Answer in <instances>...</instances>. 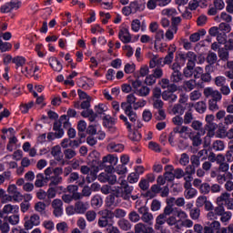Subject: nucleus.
I'll return each mask as SVG.
<instances>
[{
    "label": "nucleus",
    "mask_w": 233,
    "mask_h": 233,
    "mask_svg": "<svg viewBox=\"0 0 233 233\" xmlns=\"http://www.w3.org/2000/svg\"><path fill=\"white\" fill-rule=\"evenodd\" d=\"M118 227L122 230H130V228H132V224H130V221L127 219H122L118 221Z\"/></svg>",
    "instance_id": "nucleus-23"
},
{
    "label": "nucleus",
    "mask_w": 233,
    "mask_h": 233,
    "mask_svg": "<svg viewBox=\"0 0 233 233\" xmlns=\"http://www.w3.org/2000/svg\"><path fill=\"white\" fill-rule=\"evenodd\" d=\"M179 163L180 165H182V167H187V165L190 163V157H188V154L182 153L179 159Z\"/></svg>",
    "instance_id": "nucleus-31"
},
{
    "label": "nucleus",
    "mask_w": 233,
    "mask_h": 233,
    "mask_svg": "<svg viewBox=\"0 0 233 233\" xmlns=\"http://www.w3.org/2000/svg\"><path fill=\"white\" fill-rule=\"evenodd\" d=\"M124 72L126 74H134L136 72V65L135 64H126L124 67Z\"/></svg>",
    "instance_id": "nucleus-52"
},
{
    "label": "nucleus",
    "mask_w": 233,
    "mask_h": 233,
    "mask_svg": "<svg viewBox=\"0 0 233 233\" xmlns=\"http://www.w3.org/2000/svg\"><path fill=\"white\" fill-rule=\"evenodd\" d=\"M174 176L176 179H181V177H185V171H183L181 168H176L174 170Z\"/></svg>",
    "instance_id": "nucleus-63"
},
{
    "label": "nucleus",
    "mask_w": 233,
    "mask_h": 233,
    "mask_svg": "<svg viewBox=\"0 0 233 233\" xmlns=\"http://www.w3.org/2000/svg\"><path fill=\"white\" fill-rule=\"evenodd\" d=\"M129 139H131V141L137 143V142L141 141V135L139 132L134 131L129 134Z\"/></svg>",
    "instance_id": "nucleus-50"
},
{
    "label": "nucleus",
    "mask_w": 233,
    "mask_h": 233,
    "mask_svg": "<svg viewBox=\"0 0 233 233\" xmlns=\"http://www.w3.org/2000/svg\"><path fill=\"white\" fill-rule=\"evenodd\" d=\"M127 181L128 183H131V184L137 183V181H139V174L131 173L127 177Z\"/></svg>",
    "instance_id": "nucleus-59"
},
{
    "label": "nucleus",
    "mask_w": 233,
    "mask_h": 233,
    "mask_svg": "<svg viewBox=\"0 0 233 233\" xmlns=\"http://www.w3.org/2000/svg\"><path fill=\"white\" fill-rule=\"evenodd\" d=\"M166 223H167L169 227H175V228H177V225H179V219L177 220V218L174 216H171L168 218H167Z\"/></svg>",
    "instance_id": "nucleus-26"
},
{
    "label": "nucleus",
    "mask_w": 233,
    "mask_h": 233,
    "mask_svg": "<svg viewBox=\"0 0 233 233\" xmlns=\"http://www.w3.org/2000/svg\"><path fill=\"white\" fill-rule=\"evenodd\" d=\"M150 208L152 212H157V210H161V201L157 199H153Z\"/></svg>",
    "instance_id": "nucleus-33"
},
{
    "label": "nucleus",
    "mask_w": 233,
    "mask_h": 233,
    "mask_svg": "<svg viewBox=\"0 0 233 233\" xmlns=\"http://www.w3.org/2000/svg\"><path fill=\"white\" fill-rule=\"evenodd\" d=\"M216 119V116L214 115H207L205 121L206 125L204 127V129H201V134L202 136H205L206 132L207 133V137H213L216 136V130L218 128V124H216L214 121Z\"/></svg>",
    "instance_id": "nucleus-1"
},
{
    "label": "nucleus",
    "mask_w": 233,
    "mask_h": 233,
    "mask_svg": "<svg viewBox=\"0 0 233 233\" xmlns=\"http://www.w3.org/2000/svg\"><path fill=\"white\" fill-rule=\"evenodd\" d=\"M134 190V187L129 186L128 184L123 183L121 187H119L116 190V198H119V196H128L130 194H132V191Z\"/></svg>",
    "instance_id": "nucleus-10"
},
{
    "label": "nucleus",
    "mask_w": 233,
    "mask_h": 233,
    "mask_svg": "<svg viewBox=\"0 0 233 233\" xmlns=\"http://www.w3.org/2000/svg\"><path fill=\"white\" fill-rule=\"evenodd\" d=\"M114 218H121L127 216V211L125 209L116 208L114 212Z\"/></svg>",
    "instance_id": "nucleus-56"
},
{
    "label": "nucleus",
    "mask_w": 233,
    "mask_h": 233,
    "mask_svg": "<svg viewBox=\"0 0 233 233\" xmlns=\"http://www.w3.org/2000/svg\"><path fill=\"white\" fill-rule=\"evenodd\" d=\"M138 214H140V219L144 223H147V225H153L154 223V215L150 213V209L147 206H142L137 208Z\"/></svg>",
    "instance_id": "nucleus-3"
},
{
    "label": "nucleus",
    "mask_w": 233,
    "mask_h": 233,
    "mask_svg": "<svg viewBox=\"0 0 233 233\" xmlns=\"http://www.w3.org/2000/svg\"><path fill=\"white\" fill-rule=\"evenodd\" d=\"M165 223H167L166 216L163 214L158 215L156 218L155 229L161 230V228H163V227H161V226L165 225Z\"/></svg>",
    "instance_id": "nucleus-14"
},
{
    "label": "nucleus",
    "mask_w": 233,
    "mask_h": 233,
    "mask_svg": "<svg viewBox=\"0 0 233 233\" xmlns=\"http://www.w3.org/2000/svg\"><path fill=\"white\" fill-rule=\"evenodd\" d=\"M141 28V21L139 19H135L131 23V30L133 32H139V29Z\"/></svg>",
    "instance_id": "nucleus-45"
},
{
    "label": "nucleus",
    "mask_w": 233,
    "mask_h": 233,
    "mask_svg": "<svg viewBox=\"0 0 233 233\" xmlns=\"http://www.w3.org/2000/svg\"><path fill=\"white\" fill-rule=\"evenodd\" d=\"M107 148L110 152H123V150H125V146H123V144L110 143L107 146Z\"/></svg>",
    "instance_id": "nucleus-17"
},
{
    "label": "nucleus",
    "mask_w": 233,
    "mask_h": 233,
    "mask_svg": "<svg viewBox=\"0 0 233 233\" xmlns=\"http://www.w3.org/2000/svg\"><path fill=\"white\" fill-rule=\"evenodd\" d=\"M35 210L36 212H39L40 215L44 216V217H46V204H45V202H37L35 205Z\"/></svg>",
    "instance_id": "nucleus-15"
},
{
    "label": "nucleus",
    "mask_w": 233,
    "mask_h": 233,
    "mask_svg": "<svg viewBox=\"0 0 233 233\" xmlns=\"http://www.w3.org/2000/svg\"><path fill=\"white\" fill-rule=\"evenodd\" d=\"M135 94H137V96H139L140 97H147V96L150 94V87L143 86L140 89H137V91H135Z\"/></svg>",
    "instance_id": "nucleus-19"
},
{
    "label": "nucleus",
    "mask_w": 233,
    "mask_h": 233,
    "mask_svg": "<svg viewBox=\"0 0 233 233\" xmlns=\"http://www.w3.org/2000/svg\"><path fill=\"white\" fill-rule=\"evenodd\" d=\"M128 218L132 221V223H137V221L141 219V216H139L138 213L136 211H131L128 214Z\"/></svg>",
    "instance_id": "nucleus-37"
},
{
    "label": "nucleus",
    "mask_w": 233,
    "mask_h": 233,
    "mask_svg": "<svg viewBox=\"0 0 233 233\" xmlns=\"http://www.w3.org/2000/svg\"><path fill=\"white\" fill-rule=\"evenodd\" d=\"M118 39L124 43V45H127V43H132V35H130V31L128 27H122L118 33Z\"/></svg>",
    "instance_id": "nucleus-6"
},
{
    "label": "nucleus",
    "mask_w": 233,
    "mask_h": 233,
    "mask_svg": "<svg viewBox=\"0 0 233 233\" xmlns=\"http://www.w3.org/2000/svg\"><path fill=\"white\" fill-rule=\"evenodd\" d=\"M174 212V208H172V205L170 204V202H167V206L164 208V212L162 213V216H165L167 218V216H170V214H172Z\"/></svg>",
    "instance_id": "nucleus-44"
},
{
    "label": "nucleus",
    "mask_w": 233,
    "mask_h": 233,
    "mask_svg": "<svg viewBox=\"0 0 233 233\" xmlns=\"http://www.w3.org/2000/svg\"><path fill=\"white\" fill-rule=\"evenodd\" d=\"M213 5L218 11H221L225 8V2L223 0H214Z\"/></svg>",
    "instance_id": "nucleus-55"
},
{
    "label": "nucleus",
    "mask_w": 233,
    "mask_h": 233,
    "mask_svg": "<svg viewBox=\"0 0 233 233\" xmlns=\"http://www.w3.org/2000/svg\"><path fill=\"white\" fill-rule=\"evenodd\" d=\"M217 41L219 43V45H227V33H219L217 35Z\"/></svg>",
    "instance_id": "nucleus-43"
},
{
    "label": "nucleus",
    "mask_w": 233,
    "mask_h": 233,
    "mask_svg": "<svg viewBox=\"0 0 233 233\" xmlns=\"http://www.w3.org/2000/svg\"><path fill=\"white\" fill-rule=\"evenodd\" d=\"M218 57H220V59L222 61H228V49H222L218 51Z\"/></svg>",
    "instance_id": "nucleus-57"
},
{
    "label": "nucleus",
    "mask_w": 233,
    "mask_h": 233,
    "mask_svg": "<svg viewBox=\"0 0 233 233\" xmlns=\"http://www.w3.org/2000/svg\"><path fill=\"white\" fill-rule=\"evenodd\" d=\"M43 227H45V228L46 230H49V232H52V230H54V228H56V225L54 224V221H52V220H45L43 222Z\"/></svg>",
    "instance_id": "nucleus-48"
},
{
    "label": "nucleus",
    "mask_w": 233,
    "mask_h": 233,
    "mask_svg": "<svg viewBox=\"0 0 233 233\" xmlns=\"http://www.w3.org/2000/svg\"><path fill=\"white\" fill-rule=\"evenodd\" d=\"M225 83H227V78L225 76H217L215 78V85L217 86H224Z\"/></svg>",
    "instance_id": "nucleus-58"
},
{
    "label": "nucleus",
    "mask_w": 233,
    "mask_h": 233,
    "mask_svg": "<svg viewBox=\"0 0 233 233\" xmlns=\"http://www.w3.org/2000/svg\"><path fill=\"white\" fill-rule=\"evenodd\" d=\"M142 117L146 123H148V121L152 119V112L148 109H145L142 113Z\"/></svg>",
    "instance_id": "nucleus-53"
},
{
    "label": "nucleus",
    "mask_w": 233,
    "mask_h": 233,
    "mask_svg": "<svg viewBox=\"0 0 233 233\" xmlns=\"http://www.w3.org/2000/svg\"><path fill=\"white\" fill-rule=\"evenodd\" d=\"M139 188H141L144 192L148 191V188H150V184L148 183V180L146 178H141L138 183Z\"/></svg>",
    "instance_id": "nucleus-28"
},
{
    "label": "nucleus",
    "mask_w": 233,
    "mask_h": 233,
    "mask_svg": "<svg viewBox=\"0 0 233 233\" xmlns=\"http://www.w3.org/2000/svg\"><path fill=\"white\" fill-rule=\"evenodd\" d=\"M173 113L179 114V116H183V114H185V106H183L181 104L175 105L173 106Z\"/></svg>",
    "instance_id": "nucleus-38"
},
{
    "label": "nucleus",
    "mask_w": 233,
    "mask_h": 233,
    "mask_svg": "<svg viewBox=\"0 0 233 233\" xmlns=\"http://www.w3.org/2000/svg\"><path fill=\"white\" fill-rule=\"evenodd\" d=\"M196 85H197L196 80L190 79V80L185 81L181 88L185 92H192V90L196 88Z\"/></svg>",
    "instance_id": "nucleus-12"
},
{
    "label": "nucleus",
    "mask_w": 233,
    "mask_h": 233,
    "mask_svg": "<svg viewBox=\"0 0 233 233\" xmlns=\"http://www.w3.org/2000/svg\"><path fill=\"white\" fill-rule=\"evenodd\" d=\"M217 233H233V225H229L227 228H222L220 230L217 231Z\"/></svg>",
    "instance_id": "nucleus-64"
},
{
    "label": "nucleus",
    "mask_w": 233,
    "mask_h": 233,
    "mask_svg": "<svg viewBox=\"0 0 233 233\" xmlns=\"http://www.w3.org/2000/svg\"><path fill=\"white\" fill-rule=\"evenodd\" d=\"M12 204H7L4 206L3 209L0 210V218L1 219H6V217H5V214H12Z\"/></svg>",
    "instance_id": "nucleus-22"
},
{
    "label": "nucleus",
    "mask_w": 233,
    "mask_h": 233,
    "mask_svg": "<svg viewBox=\"0 0 233 233\" xmlns=\"http://www.w3.org/2000/svg\"><path fill=\"white\" fill-rule=\"evenodd\" d=\"M183 79V74L181 72H173L170 77L172 83H179Z\"/></svg>",
    "instance_id": "nucleus-30"
},
{
    "label": "nucleus",
    "mask_w": 233,
    "mask_h": 233,
    "mask_svg": "<svg viewBox=\"0 0 233 233\" xmlns=\"http://www.w3.org/2000/svg\"><path fill=\"white\" fill-rule=\"evenodd\" d=\"M101 205H103V199L100 198L99 196H95L91 199V207H93V208H99V207H101Z\"/></svg>",
    "instance_id": "nucleus-24"
},
{
    "label": "nucleus",
    "mask_w": 233,
    "mask_h": 233,
    "mask_svg": "<svg viewBox=\"0 0 233 233\" xmlns=\"http://www.w3.org/2000/svg\"><path fill=\"white\" fill-rule=\"evenodd\" d=\"M163 15H167V17H174L177 15V10L176 8H166L162 10Z\"/></svg>",
    "instance_id": "nucleus-27"
},
{
    "label": "nucleus",
    "mask_w": 233,
    "mask_h": 233,
    "mask_svg": "<svg viewBox=\"0 0 233 233\" xmlns=\"http://www.w3.org/2000/svg\"><path fill=\"white\" fill-rule=\"evenodd\" d=\"M97 214L96 213V211L94 210H89L86 213V220L89 222V223H92V221H96V218Z\"/></svg>",
    "instance_id": "nucleus-42"
},
{
    "label": "nucleus",
    "mask_w": 233,
    "mask_h": 233,
    "mask_svg": "<svg viewBox=\"0 0 233 233\" xmlns=\"http://www.w3.org/2000/svg\"><path fill=\"white\" fill-rule=\"evenodd\" d=\"M130 6L133 14H137V12H143L147 8V2L145 0H135L130 2Z\"/></svg>",
    "instance_id": "nucleus-8"
},
{
    "label": "nucleus",
    "mask_w": 233,
    "mask_h": 233,
    "mask_svg": "<svg viewBox=\"0 0 233 233\" xmlns=\"http://www.w3.org/2000/svg\"><path fill=\"white\" fill-rule=\"evenodd\" d=\"M194 226V222L190 219L181 220L179 219L178 225H177V230H181L183 227L186 228H192Z\"/></svg>",
    "instance_id": "nucleus-18"
},
{
    "label": "nucleus",
    "mask_w": 233,
    "mask_h": 233,
    "mask_svg": "<svg viewBox=\"0 0 233 233\" xmlns=\"http://www.w3.org/2000/svg\"><path fill=\"white\" fill-rule=\"evenodd\" d=\"M66 159H72L76 157V151L74 149L67 148L64 151Z\"/></svg>",
    "instance_id": "nucleus-61"
},
{
    "label": "nucleus",
    "mask_w": 233,
    "mask_h": 233,
    "mask_svg": "<svg viewBox=\"0 0 233 233\" xmlns=\"http://www.w3.org/2000/svg\"><path fill=\"white\" fill-rule=\"evenodd\" d=\"M41 225V217L37 214H33L29 219L25 220L24 227L25 230H32L34 227Z\"/></svg>",
    "instance_id": "nucleus-5"
},
{
    "label": "nucleus",
    "mask_w": 233,
    "mask_h": 233,
    "mask_svg": "<svg viewBox=\"0 0 233 233\" xmlns=\"http://www.w3.org/2000/svg\"><path fill=\"white\" fill-rule=\"evenodd\" d=\"M117 161H119V158H117V156L110 155V154L106 157H103L102 161H100L97 158L94 160V162L96 165H99L100 170H103V168H105V164L106 163H109V165H113L114 167H116V165H117Z\"/></svg>",
    "instance_id": "nucleus-4"
},
{
    "label": "nucleus",
    "mask_w": 233,
    "mask_h": 233,
    "mask_svg": "<svg viewBox=\"0 0 233 233\" xmlns=\"http://www.w3.org/2000/svg\"><path fill=\"white\" fill-rule=\"evenodd\" d=\"M213 148L216 151L225 150V143L222 140H216L213 143Z\"/></svg>",
    "instance_id": "nucleus-36"
},
{
    "label": "nucleus",
    "mask_w": 233,
    "mask_h": 233,
    "mask_svg": "<svg viewBox=\"0 0 233 233\" xmlns=\"http://www.w3.org/2000/svg\"><path fill=\"white\" fill-rule=\"evenodd\" d=\"M61 181H63V177L59 176L51 177V182L49 183V187H57V185H59Z\"/></svg>",
    "instance_id": "nucleus-41"
},
{
    "label": "nucleus",
    "mask_w": 233,
    "mask_h": 233,
    "mask_svg": "<svg viewBox=\"0 0 233 233\" xmlns=\"http://www.w3.org/2000/svg\"><path fill=\"white\" fill-rule=\"evenodd\" d=\"M198 196V189L192 187L185 191L186 199H192Z\"/></svg>",
    "instance_id": "nucleus-25"
},
{
    "label": "nucleus",
    "mask_w": 233,
    "mask_h": 233,
    "mask_svg": "<svg viewBox=\"0 0 233 233\" xmlns=\"http://www.w3.org/2000/svg\"><path fill=\"white\" fill-rule=\"evenodd\" d=\"M220 216H221L220 221L222 223H227L228 221H230V219L232 218V212H230V211L225 212L224 211V213Z\"/></svg>",
    "instance_id": "nucleus-49"
},
{
    "label": "nucleus",
    "mask_w": 233,
    "mask_h": 233,
    "mask_svg": "<svg viewBox=\"0 0 233 233\" xmlns=\"http://www.w3.org/2000/svg\"><path fill=\"white\" fill-rule=\"evenodd\" d=\"M218 30H220L221 33L228 34V32L231 30V27L228 23H220L218 25Z\"/></svg>",
    "instance_id": "nucleus-40"
},
{
    "label": "nucleus",
    "mask_w": 233,
    "mask_h": 233,
    "mask_svg": "<svg viewBox=\"0 0 233 233\" xmlns=\"http://www.w3.org/2000/svg\"><path fill=\"white\" fill-rule=\"evenodd\" d=\"M60 122H62L63 128H66L69 130V128H72V123H70V119L66 115H62L60 116Z\"/></svg>",
    "instance_id": "nucleus-21"
},
{
    "label": "nucleus",
    "mask_w": 233,
    "mask_h": 233,
    "mask_svg": "<svg viewBox=\"0 0 233 233\" xmlns=\"http://www.w3.org/2000/svg\"><path fill=\"white\" fill-rule=\"evenodd\" d=\"M226 50H233V33L228 35V40L225 45Z\"/></svg>",
    "instance_id": "nucleus-60"
},
{
    "label": "nucleus",
    "mask_w": 233,
    "mask_h": 233,
    "mask_svg": "<svg viewBox=\"0 0 233 233\" xmlns=\"http://www.w3.org/2000/svg\"><path fill=\"white\" fill-rule=\"evenodd\" d=\"M5 221H8V223H10V225H17V223H19V215H12L10 217L5 218Z\"/></svg>",
    "instance_id": "nucleus-54"
},
{
    "label": "nucleus",
    "mask_w": 233,
    "mask_h": 233,
    "mask_svg": "<svg viewBox=\"0 0 233 233\" xmlns=\"http://www.w3.org/2000/svg\"><path fill=\"white\" fill-rule=\"evenodd\" d=\"M228 199H230V194L228 192H225L222 193L221 196H219L217 198L218 203H220L222 205L223 201H225V203H227V201H228Z\"/></svg>",
    "instance_id": "nucleus-47"
},
{
    "label": "nucleus",
    "mask_w": 233,
    "mask_h": 233,
    "mask_svg": "<svg viewBox=\"0 0 233 233\" xmlns=\"http://www.w3.org/2000/svg\"><path fill=\"white\" fill-rule=\"evenodd\" d=\"M156 78L153 75H149L146 76L145 84L147 85V86H152V85H155Z\"/></svg>",
    "instance_id": "nucleus-62"
},
{
    "label": "nucleus",
    "mask_w": 233,
    "mask_h": 233,
    "mask_svg": "<svg viewBox=\"0 0 233 233\" xmlns=\"http://www.w3.org/2000/svg\"><path fill=\"white\" fill-rule=\"evenodd\" d=\"M155 47L157 46V43H159V41H161L162 39H165V31H163L162 29H159L155 35Z\"/></svg>",
    "instance_id": "nucleus-39"
},
{
    "label": "nucleus",
    "mask_w": 233,
    "mask_h": 233,
    "mask_svg": "<svg viewBox=\"0 0 233 233\" xmlns=\"http://www.w3.org/2000/svg\"><path fill=\"white\" fill-rule=\"evenodd\" d=\"M218 129L217 131L218 137H225L227 136V130H228V126H226L224 123L218 124Z\"/></svg>",
    "instance_id": "nucleus-16"
},
{
    "label": "nucleus",
    "mask_w": 233,
    "mask_h": 233,
    "mask_svg": "<svg viewBox=\"0 0 233 233\" xmlns=\"http://www.w3.org/2000/svg\"><path fill=\"white\" fill-rule=\"evenodd\" d=\"M172 61H174V51H168L164 58V65H171Z\"/></svg>",
    "instance_id": "nucleus-46"
},
{
    "label": "nucleus",
    "mask_w": 233,
    "mask_h": 233,
    "mask_svg": "<svg viewBox=\"0 0 233 233\" xmlns=\"http://www.w3.org/2000/svg\"><path fill=\"white\" fill-rule=\"evenodd\" d=\"M161 190H163L161 186L154 184L151 186L150 190H147L143 196L148 198V199H154V198H157V194H160Z\"/></svg>",
    "instance_id": "nucleus-9"
},
{
    "label": "nucleus",
    "mask_w": 233,
    "mask_h": 233,
    "mask_svg": "<svg viewBox=\"0 0 233 233\" xmlns=\"http://www.w3.org/2000/svg\"><path fill=\"white\" fill-rule=\"evenodd\" d=\"M210 184L209 183H203L200 187L199 190L201 192V194L207 195L210 193Z\"/></svg>",
    "instance_id": "nucleus-51"
},
{
    "label": "nucleus",
    "mask_w": 233,
    "mask_h": 233,
    "mask_svg": "<svg viewBox=\"0 0 233 233\" xmlns=\"http://www.w3.org/2000/svg\"><path fill=\"white\" fill-rule=\"evenodd\" d=\"M76 214H85L90 208L88 202L77 201L75 204Z\"/></svg>",
    "instance_id": "nucleus-11"
},
{
    "label": "nucleus",
    "mask_w": 233,
    "mask_h": 233,
    "mask_svg": "<svg viewBox=\"0 0 233 233\" xmlns=\"http://www.w3.org/2000/svg\"><path fill=\"white\" fill-rule=\"evenodd\" d=\"M95 161L96 159H93L92 161L93 170H91L90 173L86 176V179L87 183H92V181H96V179H97V172L101 170V167H99V164H96Z\"/></svg>",
    "instance_id": "nucleus-7"
},
{
    "label": "nucleus",
    "mask_w": 233,
    "mask_h": 233,
    "mask_svg": "<svg viewBox=\"0 0 233 233\" xmlns=\"http://www.w3.org/2000/svg\"><path fill=\"white\" fill-rule=\"evenodd\" d=\"M56 230L59 233L68 232V224H66V222H60L56 224Z\"/></svg>",
    "instance_id": "nucleus-29"
},
{
    "label": "nucleus",
    "mask_w": 233,
    "mask_h": 233,
    "mask_svg": "<svg viewBox=\"0 0 233 233\" xmlns=\"http://www.w3.org/2000/svg\"><path fill=\"white\" fill-rule=\"evenodd\" d=\"M114 225V211L105 209L102 211V216L98 219V227L105 228V227H112Z\"/></svg>",
    "instance_id": "nucleus-2"
},
{
    "label": "nucleus",
    "mask_w": 233,
    "mask_h": 233,
    "mask_svg": "<svg viewBox=\"0 0 233 233\" xmlns=\"http://www.w3.org/2000/svg\"><path fill=\"white\" fill-rule=\"evenodd\" d=\"M201 136H203V134L197 133L195 136L190 137L193 147L201 146V143H203V140L201 139Z\"/></svg>",
    "instance_id": "nucleus-20"
},
{
    "label": "nucleus",
    "mask_w": 233,
    "mask_h": 233,
    "mask_svg": "<svg viewBox=\"0 0 233 233\" xmlns=\"http://www.w3.org/2000/svg\"><path fill=\"white\" fill-rule=\"evenodd\" d=\"M13 63L15 65V69L17 70L19 67H24L26 65V58L17 56L13 58Z\"/></svg>",
    "instance_id": "nucleus-13"
},
{
    "label": "nucleus",
    "mask_w": 233,
    "mask_h": 233,
    "mask_svg": "<svg viewBox=\"0 0 233 233\" xmlns=\"http://www.w3.org/2000/svg\"><path fill=\"white\" fill-rule=\"evenodd\" d=\"M106 110H108V107L105 104L100 103L97 106H95V111L98 115L105 114Z\"/></svg>",
    "instance_id": "nucleus-32"
},
{
    "label": "nucleus",
    "mask_w": 233,
    "mask_h": 233,
    "mask_svg": "<svg viewBox=\"0 0 233 233\" xmlns=\"http://www.w3.org/2000/svg\"><path fill=\"white\" fill-rule=\"evenodd\" d=\"M115 172L117 173L118 176H124V174H127L128 170L127 169V166H125V164H121L116 166Z\"/></svg>",
    "instance_id": "nucleus-35"
},
{
    "label": "nucleus",
    "mask_w": 233,
    "mask_h": 233,
    "mask_svg": "<svg viewBox=\"0 0 233 233\" xmlns=\"http://www.w3.org/2000/svg\"><path fill=\"white\" fill-rule=\"evenodd\" d=\"M216 61H218V55L214 52L209 53L207 56V63L208 65H216Z\"/></svg>",
    "instance_id": "nucleus-34"
}]
</instances>
